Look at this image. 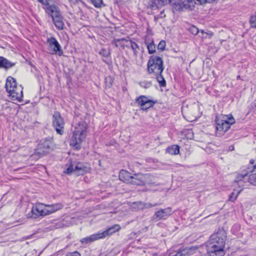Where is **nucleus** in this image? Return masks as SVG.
Returning <instances> with one entry per match:
<instances>
[{
  "mask_svg": "<svg viewBox=\"0 0 256 256\" xmlns=\"http://www.w3.org/2000/svg\"><path fill=\"white\" fill-rule=\"evenodd\" d=\"M226 235L223 230L214 234L207 243L208 256H224Z\"/></svg>",
  "mask_w": 256,
  "mask_h": 256,
  "instance_id": "1",
  "label": "nucleus"
},
{
  "mask_svg": "<svg viewBox=\"0 0 256 256\" xmlns=\"http://www.w3.org/2000/svg\"><path fill=\"white\" fill-rule=\"evenodd\" d=\"M87 128L86 123L83 120L80 121L76 124L70 141V146L76 150L80 148L81 144L86 136Z\"/></svg>",
  "mask_w": 256,
  "mask_h": 256,
  "instance_id": "2",
  "label": "nucleus"
},
{
  "mask_svg": "<svg viewBox=\"0 0 256 256\" xmlns=\"http://www.w3.org/2000/svg\"><path fill=\"white\" fill-rule=\"evenodd\" d=\"M46 12L52 18V21L58 30L64 29V18L58 7L52 4L45 8Z\"/></svg>",
  "mask_w": 256,
  "mask_h": 256,
  "instance_id": "3",
  "label": "nucleus"
},
{
  "mask_svg": "<svg viewBox=\"0 0 256 256\" xmlns=\"http://www.w3.org/2000/svg\"><path fill=\"white\" fill-rule=\"evenodd\" d=\"M216 135H221L226 132L230 126L235 123V120L232 115L223 116L220 118H216Z\"/></svg>",
  "mask_w": 256,
  "mask_h": 256,
  "instance_id": "4",
  "label": "nucleus"
},
{
  "mask_svg": "<svg viewBox=\"0 0 256 256\" xmlns=\"http://www.w3.org/2000/svg\"><path fill=\"white\" fill-rule=\"evenodd\" d=\"M164 66L162 58L156 56H151L148 62V70L150 74H162Z\"/></svg>",
  "mask_w": 256,
  "mask_h": 256,
  "instance_id": "5",
  "label": "nucleus"
},
{
  "mask_svg": "<svg viewBox=\"0 0 256 256\" xmlns=\"http://www.w3.org/2000/svg\"><path fill=\"white\" fill-rule=\"evenodd\" d=\"M52 126L58 134L62 135L64 134V122L60 113L55 112L52 116Z\"/></svg>",
  "mask_w": 256,
  "mask_h": 256,
  "instance_id": "6",
  "label": "nucleus"
},
{
  "mask_svg": "<svg viewBox=\"0 0 256 256\" xmlns=\"http://www.w3.org/2000/svg\"><path fill=\"white\" fill-rule=\"evenodd\" d=\"M52 142L50 138L42 140L37 147V152L40 156L48 153L52 149Z\"/></svg>",
  "mask_w": 256,
  "mask_h": 256,
  "instance_id": "7",
  "label": "nucleus"
},
{
  "mask_svg": "<svg viewBox=\"0 0 256 256\" xmlns=\"http://www.w3.org/2000/svg\"><path fill=\"white\" fill-rule=\"evenodd\" d=\"M196 2L194 0H188L182 2V0H178L174 3L173 8L176 11L184 10H192Z\"/></svg>",
  "mask_w": 256,
  "mask_h": 256,
  "instance_id": "8",
  "label": "nucleus"
},
{
  "mask_svg": "<svg viewBox=\"0 0 256 256\" xmlns=\"http://www.w3.org/2000/svg\"><path fill=\"white\" fill-rule=\"evenodd\" d=\"M136 103L142 110H146L154 106L155 102L145 96H140L136 99Z\"/></svg>",
  "mask_w": 256,
  "mask_h": 256,
  "instance_id": "9",
  "label": "nucleus"
},
{
  "mask_svg": "<svg viewBox=\"0 0 256 256\" xmlns=\"http://www.w3.org/2000/svg\"><path fill=\"white\" fill-rule=\"evenodd\" d=\"M150 175L148 174H135L132 175L130 184L136 186H144L146 182V180Z\"/></svg>",
  "mask_w": 256,
  "mask_h": 256,
  "instance_id": "10",
  "label": "nucleus"
},
{
  "mask_svg": "<svg viewBox=\"0 0 256 256\" xmlns=\"http://www.w3.org/2000/svg\"><path fill=\"white\" fill-rule=\"evenodd\" d=\"M47 43L50 49L52 51V54H56L60 56L63 54V51L61 48V46L58 42L56 38L51 37L47 39Z\"/></svg>",
  "mask_w": 256,
  "mask_h": 256,
  "instance_id": "11",
  "label": "nucleus"
},
{
  "mask_svg": "<svg viewBox=\"0 0 256 256\" xmlns=\"http://www.w3.org/2000/svg\"><path fill=\"white\" fill-rule=\"evenodd\" d=\"M172 214V210L170 208H167L164 209H160L154 213L152 219L155 221L166 220Z\"/></svg>",
  "mask_w": 256,
  "mask_h": 256,
  "instance_id": "12",
  "label": "nucleus"
},
{
  "mask_svg": "<svg viewBox=\"0 0 256 256\" xmlns=\"http://www.w3.org/2000/svg\"><path fill=\"white\" fill-rule=\"evenodd\" d=\"M30 218H36L39 216H45L44 210V204L36 203L31 210Z\"/></svg>",
  "mask_w": 256,
  "mask_h": 256,
  "instance_id": "13",
  "label": "nucleus"
},
{
  "mask_svg": "<svg viewBox=\"0 0 256 256\" xmlns=\"http://www.w3.org/2000/svg\"><path fill=\"white\" fill-rule=\"evenodd\" d=\"M86 167L81 162H77L76 166L70 164L64 172L70 174L75 172L78 175L82 174Z\"/></svg>",
  "mask_w": 256,
  "mask_h": 256,
  "instance_id": "14",
  "label": "nucleus"
},
{
  "mask_svg": "<svg viewBox=\"0 0 256 256\" xmlns=\"http://www.w3.org/2000/svg\"><path fill=\"white\" fill-rule=\"evenodd\" d=\"M256 169V163L255 160H252L250 162V164L248 166V171L247 172H244L243 174H239L236 180H235V182H237L238 184H241L242 181L243 180H245L248 176V174L249 172H252Z\"/></svg>",
  "mask_w": 256,
  "mask_h": 256,
  "instance_id": "15",
  "label": "nucleus"
},
{
  "mask_svg": "<svg viewBox=\"0 0 256 256\" xmlns=\"http://www.w3.org/2000/svg\"><path fill=\"white\" fill-rule=\"evenodd\" d=\"M10 99L14 101H17L18 102H22L23 98V88L21 85L18 86L14 90V92H12L9 94Z\"/></svg>",
  "mask_w": 256,
  "mask_h": 256,
  "instance_id": "16",
  "label": "nucleus"
},
{
  "mask_svg": "<svg viewBox=\"0 0 256 256\" xmlns=\"http://www.w3.org/2000/svg\"><path fill=\"white\" fill-rule=\"evenodd\" d=\"M121 227L119 224H115L113 226H112L108 228L106 230L103 232H98V234L100 238H104L106 237L107 236H110L113 234L118 232Z\"/></svg>",
  "mask_w": 256,
  "mask_h": 256,
  "instance_id": "17",
  "label": "nucleus"
},
{
  "mask_svg": "<svg viewBox=\"0 0 256 256\" xmlns=\"http://www.w3.org/2000/svg\"><path fill=\"white\" fill-rule=\"evenodd\" d=\"M63 205L60 203H57L53 204H44V210L45 216L50 214L62 209Z\"/></svg>",
  "mask_w": 256,
  "mask_h": 256,
  "instance_id": "18",
  "label": "nucleus"
},
{
  "mask_svg": "<svg viewBox=\"0 0 256 256\" xmlns=\"http://www.w3.org/2000/svg\"><path fill=\"white\" fill-rule=\"evenodd\" d=\"M198 249L194 247L186 248L180 249L175 254L172 256H190L196 253Z\"/></svg>",
  "mask_w": 256,
  "mask_h": 256,
  "instance_id": "19",
  "label": "nucleus"
},
{
  "mask_svg": "<svg viewBox=\"0 0 256 256\" xmlns=\"http://www.w3.org/2000/svg\"><path fill=\"white\" fill-rule=\"evenodd\" d=\"M16 80L12 76H8L6 81L5 88L6 92L10 94L12 92H14V90L17 88Z\"/></svg>",
  "mask_w": 256,
  "mask_h": 256,
  "instance_id": "20",
  "label": "nucleus"
},
{
  "mask_svg": "<svg viewBox=\"0 0 256 256\" xmlns=\"http://www.w3.org/2000/svg\"><path fill=\"white\" fill-rule=\"evenodd\" d=\"M172 2V0H151L149 3V6L151 8L154 10Z\"/></svg>",
  "mask_w": 256,
  "mask_h": 256,
  "instance_id": "21",
  "label": "nucleus"
},
{
  "mask_svg": "<svg viewBox=\"0 0 256 256\" xmlns=\"http://www.w3.org/2000/svg\"><path fill=\"white\" fill-rule=\"evenodd\" d=\"M132 174L125 170H121L119 174L120 180L125 183L130 184Z\"/></svg>",
  "mask_w": 256,
  "mask_h": 256,
  "instance_id": "22",
  "label": "nucleus"
},
{
  "mask_svg": "<svg viewBox=\"0 0 256 256\" xmlns=\"http://www.w3.org/2000/svg\"><path fill=\"white\" fill-rule=\"evenodd\" d=\"M100 239L98 232L93 234L89 236L81 239L80 242L82 244H89L95 240Z\"/></svg>",
  "mask_w": 256,
  "mask_h": 256,
  "instance_id": "23",
  "label": "nucleus"
},
{
  "mask_svg": "<svg viewBox=\"0 0 256 256\" xmlns=\"http://www.w3.org/2000/svg\"><path fill=\"white\" fill-rule=\"evenodd\" d=\"M166 152L170 155H176L179 154L180 146L176 144H174L168 147L166 150Z\"/></svg>",
  "mask_w": 256,
  "mask_h": 256,
  "instance_id": "24",
  "label": "nucleus"
},
{
  "mask_svg": "<svg viewBox=\"0 0 256 256\" xmlns=\"http://www.w3.org/2000/svg\"><path fill=\"white\" fill-rule=\"evenodd\" d=\"M14 66V64L4 57H0V68H8Z\"/></svg>",
  "mask_w": 256,
  "mask_h": 256,
  "instance_id": "25",
  "label": "nucleus"
},
{
  "mask_svg": "<svg viewBox=\"0 0 256 256\" xmlns=\"http://www.w3.org/2000/svg\"><path fill=\"white\" fill-rule=\"evenodd\" d=\"M156 76V80L159 83L160 86H165L166 85V82L164 77L162 76V74H154Z\"/></svg>",
  "mask_w": 256,
  "mask_h": 256,
  "instance_id": "26",
  "label": "nucleus"
},
{
  "mask_svg": "<svg viewBox=\"0 0 256 256\" xmlns=\"http://www.w3.org/2000/svg\"><path fill=\"white\" fill-rule=\"evenodd\" d=\"M146 44L147 46V48H148V52L149 54H154L156 51V50H155L156 46L154 44V42H152L150 43L146 42Z\"/></svg>",
  "mask_w": 256,
  "mask_h": 256,
  "instance_id": "27",
  "label": "nucleus"
},
{
  "mask_svg": "<svg viewBox=\"0 0 256 256\" xmlns=\"http://www.w3.org/2000/svg\"><path fill=\"white\" fill-rule=\"evenodd\" d=\"M242 190V189L240 190H234L230 196V200L232 202L234 201L236 199L238 196L240 194Z\"/></svg>",
  "mask_w": 256,
  "mask_h": 256,
  "instance_id": "28",
  "label": "nucleus"
},
{
  "mask_svg": "<svg viewBox=\"0 0 256 256\" xmlns=\"http://www.w3.org/2000/svg\"><path fill=\"white\" fill-rule=\"evenodd\" d=\"M200 36L202 38V39H206V38H210L212 36H213V33L212 32H204L203 30H201L200 31Z\"/></svg>",
  "mask_w": 256,
  "mask_h": 256,
  "instance_id": "29",
  "label": "nucleus"
},
{
  "mask_svg": "<svg viewBox=\"0 0 256 256\" xmlns=\"http://www.w3.org/2000/svg\"><path fill=\"white\" fill-rule=\"evenodd\" d=\"M246 179H247V178ZM248 180L251 184L256 186V174H250Z\"/></svg>",
  "mask_w": 256,
  "mask_h": 256,
  "instance_id": "30",
  "label": "nucleus"
},
{
  "mask_svg": "<svg viewBox=\"0 0 256 256\" xmlns=\"http://www.w3.org/2000/svg\"><path fill=\"white\" fill-rule=\"evenodd\" d=\"M110 50H106L105 48H102L99 52V54L102 56L107 58L110 55Z\"/></svg>",
  "mask_w": 256,
  "mask_h": 256,
  "instance_id": "31",
  "label": "nucleus"
},
{
  "mask_svg": "<svg viewBox=\"0 0 256 256\" xmlns=\"http://www.w3.org/2000/svg\"><path fill=\"white\" fill-rule=\"evenodd\" d=\"M122 41V44L125 46L127 48H130V44H132V41L131 40H126L124 38H122L121 40H118V41Z\"/></svg>",
  "mask_w": 256,
  "mask_h": 256,
  "instance_id": "32",
  "label": "nucleus"
},
{
  "mask_svg": "<svg viewBox=\"0 0 256 256\" xmlns=\"http://www.w3.org/2000/svg\"><path fill=\"white\" fill-rule=\"evenodd\" d=\"M250 22L252 28H256V12L251 16Z\"/></svg>",
  "mask_w": 256,
  "mask_h": 256,
  "instance_id": "33",
  "label": "nucleus"
},
{
  "mask_svg": "<svg viewBox=\"0 0 256 256\" xmlns=\"http://www.w3.org/2000/svg\"><path fill=\"white\" fill-rule=\"evenodd\" d=\"M130 48L134 51V54L136 55L137 52L136 50L139 48V46L138 44L135 42H132V44H130Z\"/></svg>",
  "mask_w": 256,
  "mask_h": 256,
  "instance_id": "34",
  "label": "nucleus"
},
{
  "mask_svg": "<svg viewBox=\"0 0 256 256\" xmlns=\"http://www.w3.org/2000/svg\"><path fill=\"white\" fill-rule=\"evenodd\" d=\"M92 4L96 8H100L102 4V0H90Z\"/></svg>",
  "mask_w": 256,
  "mask_h": 256,
  "instance_id": "35",
  "label": "nucleus"
},
{
  "mask_svg": "<svg viewBox=\"0 0 256 256\" xmlns=\"http://www.w3.org/2000/svg\"><path fill=\"white\" fill-rule=\"evenodd\" d=\"M166 47V42L164 40H162L160 42L158 46V48L163 51L164 50Z\"/></svg>",
  "mask_w": 256,
  "mask_h": 256,
  "instance_id": "36",
  "label": "nucleus"
},
{
  "mask_svg": "<svg viewBox=\"0 0 256 256\" xmlns=\"http://www.w3.org/2000/svg\"><path fill=\"white\" fill-rule=\"evenodd\" d=\"M190 30L194 34H197L198 33L200 32L198 29L195 26H192L190 28Z\"/></svg>",
  "mask_w": 256,
  "mask_h": 256,
  "instance_id": "37",
  "label": "nucleus"
},
{
  "mask_svg": "<svg viewBox=\"0 0 256 256\" xmlns=\"http://www.w3.org/2000/svg\"><path fill=\"white\" fill-rule=\"evenodd\" d=\"M215 0H196V2L200 4H202L206 2L212 3L214 2Z\"/></svg>",
  "mask_w": 256,
  "mask_h": 256,
  "instance_id": "38",
  "label": "nucleus"
},
{
  "mask_svg": "<svg viewBox=\"0 0 256 256\" xmlns=\"http://www.w3.org/2000/svg\"><path fill=\"white\" fill-rule=\"evenodd\" d=\"M65 256H80V254L76 251V252H68V254H66V255Z\"/></svg>",
  "mask_w": 256,
  "mask_h": 256,
  "instance_id": "39",
  "label": "nucleus"
},
{
  "mask_svg": "<svg viewBox=\"0 0 256 256\" xmlns=\"http://www.w3.org/2000/svg\"><path fill=\"white\" fill-rule=\"evenodd\" d=\"M43 5H44L46 6V8L47 6H50V5L49 4V0H38Z\"/></svg>",
  "mask_w": 256,
  "mask_h": 256,
  "instance_id": "40",
  "label": "nucleus"
},
{
  "mask_svg": "<svg viewBox=\"0 0 256 256\" xmlns=\"http://www.w3.org/2000/svg\"><path fill=\"white\" fill-rule=\"evenodd\" d=\"M164 10H162L160 13L157 16L158 18H162L165 17V15L164 14Z\"/></svg>",
  "mask_w": 256,
  "mask_h": 256,
  "instance_id": "41",
  "label": "nucleus"
},
{
  "mask_svg": "<svg viewBox=\"0 0 256 256\" xmlns=\"http://www.w3.org/2000/svg\"><path fill=\"white\" fill-rule=\"evenodd\" d=\"M70 1L74 4H78V2H82L81 0H70Z\"/></svg>",
  "mask_w": 256,
  "mask_h": 256,
  "instance_id": "42",
  "label": "nucleus"
},
{
  "mask_svg": "<svg viewBox=\"0 0 256 256\" xmlns=\"http://www.w3.org/2000/svg\"><path fill=\"white\" fill-rule=\"evenodd\" d=\"M158 206L157 204H149V207H153V206Z\"/></svg>",
  "mask_w": 256,
  "mask_h": 256,
  "instance_id": "43",
  "label": "nucleus"
},
{
  "mask_svg": "<svg viewBox=\"0 0 256 256\" xmlns=\"http://www.w3.org/2000/svg\"><path fill=\"white\" fill-rule=\"evenodd\" d=\"M152 256H157L156 253H152Z\"/></svg>",
  "mask_w": 256,
  "mask_h": 256,
  "instance_id": "44",
  "label": "nucleus"
},
{
  "mask_svg": "<svg viewBox=\"0 0 256 256\" xmlns=\"http://www.w3.org/2000/svg\"><path fill=\"white\" fill-rule=\"evenodd\" d=\"M202 256H208L207 255H206V254H203L202 255Z\"/></svg>",
  "mask_w": 256,
  "mask_h": 256,
  "instance_id": "45",
  "label": "nucleus"
},
{
  "mask_svg": "<svg viewBox=\"0 0 256 256\" xmlns=\"http://www.w3.org/2000/svg\"><path fill=\"white\" fill-rule=\"evenodd\" d=\"M172 256V254H170V256Z\"/></svg>",
  "mask_w": 256,
  "mask_h": 256,
  "instance_id": "46",
  "label": "nucleus"
},
{
  "mask_svg": "<svg viewBox=\"0 0 256 256\" xmlns=\"http://www.w3.org/2000/svg\"><path fill=\"white\" fill-rule=\"evenodd\" d=\"M146 256H148V255H147Z\"/></svg>",
  "mask_w": 256,
  "mask_h": 256,
  "instance_id": "47",
  "label": "nucleus"
}]
</instances>
